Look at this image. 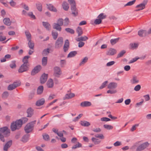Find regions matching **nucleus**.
<instances>
[{
  "label": "nucleus",
  "instance_id": "864d4df0",
  "mask_svg": "<svg viewBox=\"0 0 151 151\" xmlns=\"http://www.w3.org/2000/svg\"><path fill=\"white\" fill-rule=\"evenodd\" d=\"M9 95V93L7 91H4L2 94V97L4 99H6Z\"/></svg>",
  "mask_w": 151,
  "mask_h": 151
},
{
  "label": "nucleus",
  "instance_id": "5701e85b",
  "mask_svg": "<svg viewBox=\"0 0 151 151\" xmlns=\"http://www.w3.org/2000/svg\"><path fill=\"white\" fill-rule=\"evenodd\" d=\"M130 82L132 84L137 83H139V80L136 76H134L131 80Z\"/></svg>",
  "mask_w": 151,
  "mask_h": 151
},
{
  "label": "nucleus",
  "instance_id": "6e6d98bb",
  "mask_svg": "<svg viewBox=\"0 0 151 151\" xmlns=\"http://www.w3.org/2000/svg\"><path fill=\"white\" fill-rule=\"evenodd\" d=\"M57 22V24L62 26L63 24V20L62 18H60L58 20Z\"/></svg>",
  "mask_w": 151,
  "mask_h": 151
},
{
  "label": "nucleus",
  "instance_id": "13d9d810",
  "mask_svg": "<svg viewBox=\"0 0 151 151\" xmlns=\"http://www.w3.org/2000/svg\"><path fill=\"white\" fill-rule=\"evenodd\" d=\"M95 137L99 138L100 139H102L104 138V137L102 134H97L95 135Z\"/></svg>",
  "mask_w": 151,
  "mask_h": 151
},
{
  "label": "nucleus",
  "instance_id": "603ef678",
  "mask_svg": "<svg viewBox=\"0 0 151 151\" xmlns=\"http://www.w3.org/2000/svg\"><path fill=\"white\" fill-rule=\"evenodd\" d=\"M104 127L108 130L112 129L113 128V127L111 125L108 124H104Z\"/></svg>",
  "mask_w": 151,
  "mask_h": 151
},
{
  "label": "nucleus",
  "instance_id": "37998d69",
  "mask_svg": "<svg viewBox=\"0 0 151 151\" xmlns=\"http://www.w3.org/2000/svg\"><path fill=\"white\" fill-rule=\"evenodd\" d=\"M52 35L53 39L55 40H56L58 37V33L57 32L52 31Z\"/></svg>",
  "mask_w": 151,
  "mask_h": 151
},
{
  "label": "nucleus",
  "instance_id": "7c9ffc66",
  "mask_svg": "<svg viewBox=\"0 0 151 151\" xmlns=\"http://www.w3.org/2000/svg\"><path fill=\"white\" fill-rule=\"evenodd\" d=\"M62 6L63 9L65 10H68L69 6L68 4L66 2H64L63 3Z\"/></svg>",
  "mask_w": 151,
  "mask_h": 151
},
{
  "label": "nucleus",
  "instance_id": "c03bdc74",
  "mask_svg": "<svg viewBox=\"0 0 151 151\" xmlns=\"http://www.w3.org/2000/svg\"><path fill=\"white\" fill-rule=\"evenodd\" d=\"M36 6L37 9L40 11H42V4L40 2H38L36 4Z\"/></svg>",
  "mask_w": 151,
  "mask_h": 151
},
{
  "label": "nucleus",
  "instance_id": "79ce46f5",
  "mask_svg": "<svg viewBox=\"0 0 151 151\" xmlns=\"http://www.w3.org/2000/svg\"><path fill=\"white\" fill-rule=\"evenodd\" d=\"M106 17V15L104 13H101L97 17L98 18H99L101 20L105 19Z\"/></svg>",
  "mask_w": 151,
  "mask_h": 151
},
{
  "label": "nucleus",
  "instance_id": "4d7b16f0",
  "mask_svg": "<svg viewBox=\"0 0 151 151\" xmlns=\"http://www.w3.org/2000/svg\"><path fill=\"white\" fill-rule=\"evenodd\" d=\"M102 22V20H101V19H99V18H98L97 19H96L94 21V23L96 24H101V23Z\"/></svg>",
  "mask_w": 151,
  "mask_h": 151
},
{
  "label": "nucleus",
  "instance_id": "09e8293b",
  "mask_svg": "<svg viewBox=\"0 0 151 151\" xmlns=\"http://www.w3.org/2000/svg\"><path fill=\"white\" fill-rule=\"evenodd\" d=\"M43 139L46 141H47L50 139V137L48 134L45 133L42 135Z\"/></svg>",
  "mask_w": 151,
  "mask_h": 151
},
{
  "label": "nucleus",
  "instance_id": "c9c22d12",
  "mask_svg": "<svg viewBox=\"0 0 151 151\" xmlns=\"http://www.w3.org/2000/svg\"><path fill=\"white\" fill-rule=\"evenodd\" d=\"M77 54L76 51H73L70 52L68 55V58H72L74 57Z\"/></svg>",
  "mask_w": 151,
  "mask_h": 151
},
{
  "label": "nucleus",
  "instance_id": "dca6fc26",
  "mask_svg": "<svg viewBox=\"0 0 151 151\" xmlns=\"http://www.w3.org/2000/svg\"><path fill=\"white\" fill-rule=\"evenodd\" d=\"M75 96L74 93H67L66 94L64 97L63 98V100L68 99L73 97Z\"/></svg>",
  "mask_w": 151,
  "mask_h": 151
},
{
  "label": "nucleus",
  "instance_id": "6ab92c4d",
  "mask_svg": "<svg viewBox=\"0 0 151 151\" xmlns=\"http://www.w3.org/2000/svg\"><path fill=\"white\" fill-rule=\"evenodd\" d=\"M138 35L141 37L145 36L147 35V32L146 30L141 29L138 32Z\"/></svg>",
  "mask_w": 151,
  "mask_h": 151
},
{
  "label": "nucleus",
  "instance_id": "f8f14e48",
  "mask_svg": "<svg viewBox=\"0 0 151 151\" xmlns=\"http://www.w3.org/2000/svg\"><path fill=\"white\" fill-rule=\"evenodd\" d=\"M10 133H0V139L3 142H4V137H7L10 135Z\"/></svg>",
  "mask_w": 151,
  "mask_h": 151
},
{
  "label": "nucleus",
  "instance_id": "aec40b11",
  "mask_svg": "<svg viewBox=\"0 0 151 151\" xmlns=\"http://www.w3.org/2000/svg\"><path fill=\"white\" fill-rule=\"evenodd\" d=\"M47 87L49 88H52L54 85V83L52 79L50 78L47 81L46 83Z\"/></svg>",
  "mask_w": 151,
  "mask_h": 151
},
{
  "label": "nucleus",
  "instance_id": "a878e982",
  "mask_svg": "<svg viewBox=\"0 0 151 151\" xmlns=\"http://www.w3.org/2000/svg\"><path fill=\"white\" fill-rule=\"evenodd\" d=\"M80 123L82 126L86 127H88L91 124L89 122L86 121H81Z\"/></svg>",
  "mask_w": 151,
  "mask_h": 151
},
{
  "label": "nucleus",
  "instance_id": "58836bf2",
  "mask_svg": "<svg viewBox=\"0 0 151 151\" xmlns=\"http://www.w3.org/2000/svg\"><path fill=\"white\" fill-rule=\"evenodd\" d=\"M28 45L29 47L32 50H33L34 47V43L31 40L29 41Z\"/></svg>",
  "mask_w": 151,
  "mask_h": 151
},
{
  "label": "nucleus",
  "instance_id": "473e14b6",
  "mask_svg": "<svg viewBox=\"0 0 151 151\" xmlns=\"http://www.w3.org/2000/svg\"><path fill=\"white\" fill-rule=\"evenodd\" d=\"M43 91V87L42 86H40L37 88V92L38 94H42Z\"/></svg>",
  "mask_w": 151,
  "mask_h": 151
},
{
  "label": "nucleus",
  "instance_id": "4c0bfd02",
  "mask_svg": "<svg viewBox=\"0 0 151 151\" xmlns=\"http://www.w3.org/2000/svg\"><path fill=\"white\" fill-rule=\"evenodd\" d=\"M136 7L137 8H139V9L136 10V11H137L144 9L145 8V6L143 4L141 3L139 5H137L136 6Z\"/></svg>",
  "mask_w": 151,
  "mask_h": 151
},
{
  "label": "nucleus",
  "instance_id": "0eeeda50",
  "mask_svg": "<svg viewBox=\"0 0 151 151\" xmlns=\"http://www.w3.org/2000/svg\"><path fill=\"white\" fill-rule=\"evenodd\" d=\"M20 85V83H17V82H14L13 83L10 84L9 85L7 89L9 91L12 90Z\"/></svg>",
  "mask_w": 151,
  "mask_h": 151
},
{
  "label": "nucleus",
  "instance_id": "a19ab883",
  "mask_svg": "<svg viewBox=\"0 0 151 151\" xmlns=\"http://www.w3.org/2000/svg\"><path fill=\"white\" fill-rule=\"evenodd\" d=\"M91 140L93 142L95 145L99 144L101 142L98 139L93 137L91 138Z\"/></svg>",
  "mask_w": 151,
  "mask_h": 151
},
{
  "label": "nucleus",
  "instance_id": "39448f33",
  "mask_svg": "<svg viewBox=\"0 0 151 151\" xmlns=\"http://www.w3.org/2000/svg\"><path fill=\"white\" fill-rule=\"evenodd\" d=\"M150 144L148 142H145L139 145L136 149V151H141L147 147Z\"/></svg>",
  "mask_w": 151,
  "mask_h": 151
},
{
  "label": "nucleus",
  "instance_id": "393cba45",
  "mask_svg": "<svg viewBox=\"0 0 151 151\" xmlns=\"http://www.w3.org/2000/svg\"><path fill=\"white\" fill-rule=\"evenodd\" d=\"M45 102V100L44 99L42 98L40 100L37 101L36 103V106H40L43 105Z\"/></svg>",
  "mask_w": 151,
  "mask_h": 151
},
{
  "label": "nucleus",
  "instance_id": "cd10ccee",
  "mask_svg": "<svg viewBox=\"0 0 151 151\" xmlns=\"http://www.w3.org/2000/svg\"><path fill=\"white\" fill-rule=\"evenodd\" d=\"M3 22L4 24L8 26H9L11 24L10 19L8 18H5L3 19Z\"/></svg>",
  "mask_w": 151,
  "mask_h": 151
},
{
  "label": "nucleus",
  "instance_id": "3c124183",
  "mask_svg": "<svg viewBox=\"0 0 151 151\" xmlns=\"http://www.w3.org/2000/svg\"><path fill=\"white\" fill-rule=\"evenodd\" d=\"M65 30L68 32L70 33L71 34H74V31L72 29L68 28L65 29Z\"/></svg>",
  "mask_w": 151,
  "mask_h": 151
},
{
  "label": "nucleus",
  "instance_id": "72a5a7b5",
  "mask_svg": "<svg viewBox=\"0 0 151 151\" xmlns=\"http://www.w3.org/2000/svg\"><path fill=\"white\" fill-rule=\"evenodd\" d=\"M88 58L87 57H85L82 60L81 62L80 63L79 65L80 66L83 65L88 61Z\"/></svg>",
  "mask_w": 151,
  "mask_h": 151
},
{
  "label": "nucleus",
  "instance_id": "2eb2a0df",
  "mask_svg": "<svg viewBox=\"0 0 151 151\" xmlns=\"http://www.w3.org/2000/svg\"><path fill=\"white\" fill-rule=\"evenodd\" d=\"M27 117H31L34 114V110L31 108H29L27 110Z\"/></svg>",
  "mask_w": 151,
  "mask_h": 151
},
{
  "label": "nucleus",
  "instance_id": "f257e3e1",
  "mask_svg": "<svg viewBox=\"0 0 151 151\" xmlns=\"http://www.w3.org/2000/svg\"><path fill=\"white\" fill-rule=\"evenodd\" d=\"M22 126V121L19 119L15 122H13L11 124L10 128L12 131L19 129Z\"/></svg>",
  "mask_w": 151,
  "mask_h": 151
},
{
  "label": "nucleus",
  "instance_id": "de8ad7c7",
  "mask_svg": "<svg viewBox=\"0 0 151 151\" xmlns=\"http://www.w3.org/2000/svg\"><path fill=\"white\" fill-rule=\"evenodd\" d=\"M10 67L12 69L16 68V61L13 60L12 61L11 63L9 65Z\"/></svg>",
  "mask_w": 151,
  "mask_h": 151
},
{
  "label": "nucleus",
  "instance_id": "e2e57ef3",
  "mask_svg": "<svg viewBox=\"0 0 151 151\" xmlns=\"http://www.w3.org/2000/svg\"><path fill=\"white\" fill-rule=\"evenodd\" d=\"M117 92V91L116 90H109L107 91L108 93H110L111 94H114Z\"/></svg>",
  "mask_w": 151,
  "mask_h": 151
},
{
  "label": "nucleus",
  "instance_id": "2f4dec72",
  "mask_svg": "<svg viewBox=\"0 0 151 151\" xmlns=\"http://www.w3.org/2000/svg\"><path fill=\"white\" fill-rule=\"evenodd\" d=\"M119 37H118L116 38L111 39L110 41L111 44L112 45L115 44L119 41Z\"/></svg>",
  "mask_w": 151,
  "mask_h": 151
},
{
  "label": "nucleus",
  "instance_id": "774afa93",
  "mask_svg": "<svg viewBox=\"0 0 151 151\" xmlns=\"http://www.w3.org/2000/svg\"><path fill=\"white\" fill-rule=\"evenodd\" d=\"M50 50L49 48L45 49L43 51V53L44 54L47 55L50 52Z\"/></svg>",
  "mask_w": 151,
  "mask_h": 151
},
{
  "label": "nucleus",
  "instance_id": "9b49d317",
  "mask_svg": "<svg viewBox=\"0 0 151 151\" xmlns=\"http://www.w3.org/2000/svg\"><path fill=\"white\" fill-rule=\"evenodd\" d=\"M71 10L72 14L74 16L76 17L78 15V10L76 7V4L71 5Z\"/></svg>",
  "mask_w": 151,
  "mask_h": 151
},
{
  "label": "nucleus",
  "instance_id": "f03ea898",
  "mask_svg": "<svg viewBox=\"0 0 151 151\" xmlns=\"http://www.w3.org/2000/svg\"><path fill=\"white\" fill-rule=\"evenodd\" d=\"M36 121L35 120L28 123L24 127L26 132H30L34 129V126L35 124Z\"/></svg>",
  "mask_w": 151,
  "mask_h": 151
},
{
  "label": "nucleus",
  "instance_id": "e433bc0d",
  "mask_svg": "<svg viewBox=\"0 0 151 151\" xmlns=\"http://www.w3.org/2000/svg\"><path fill=\"white\" fill-rule=\"evenodd\" d=\"M27 39L28 41L31 40V35L30 33L27 31L25 32Z\"/></svg>",
  "mask_w": 151,
  "mask_h": 151
},
{
  "label": "nucleus",
  "instance_id": "9d476101",
  "mask_svg": "<svg viewBox=\"0 0 151 151\" xmlns=\"http://www.w3.org/2000/svg\"><path fill=\"white\" fill-rule=\"evenodd\" d=\"M48 78V74L44 73L40 78V82L42 84L44 83L47 81Z\"/></svg>",
  "mask_w": 151,
  "mask_h": 151
},
{
  "label": "nucleus",
  "instance_id": "bf43d9fd",
  "mask_svg": "<svg viewBox=\"0 0 151 151\" xmlns=\"http://www.w3.org/2000/svg\"><path fill=\"white\" fill-rule=\"evenodd\" d=\"M100 120L103 122H108L110 121L111 119L107 117H103L101 118Z\"/></svg>",
  "mask_w": 151,
  "mask_h": 151
},
{
  "label": "nucleus",
  "instance_id": "ddd939ff",
  "mask_svg": "<svg viewBox=\"0 0 151 151\" xmlns=\"http://www.w3.org/2000/svg\"><path fill=\"white\" fill-rule=\"evenodd\" d=\"M116 52V50L113 48H110L106 52V54L109 55H113Z\"/></svg>",
  "mask_w": 151,
  "mask_h": 151
},
{
  "label": "nucleus",
  "instance_id": "5fc2aeb1",
  "mask_svg": "<svg viewBox=\"0 0 151 151\" xmlns=\"http://www.w3.org/2000/svg\"><path fill=\"white\" fill-rule=\"evenodd\" d=\"M125 52L126 51L124 50L122 51L118 54L117 58H118L122 57Z\"/></svg>",
  "mask_w": 151,
  "mask_h": 151
},
{
  "label": "nucleus",
  "instance_id": "4be33fe9",
  "mask_svg": "<svg viewBox=\"0 0 151 151\" xmlns=\"http://www.w3.org/2000/svg\"><path fill=\"white\" fill-rule=\"evenodd\" d=\"M29 135L28 134H25L22 137L21 141L24 143L27 142L29 140Z\"/></svg>",
  "mask_w": 151,
  "mask_h": 151
},
{
  "label": "nucleus",
  "instance_id": "6e6552de",
  "mask_svg": "<svg viewBox=\"0 0 151 151\" xmlns=\"http://www.w3.org/2000/svg\"><path fill=\"white\" fill-rule=\"evenodd\" d=\"M41 69V66L40 65H38L35 67L32 70L31 72V75L34 76Z\"/></svg>",
  "mask_w": 151,
  "mask_h": 151
},
{
  "label": "nucleus",
  "instance_id": "bb28decb",
  "mask_svg": "<svg viewBox=\"0 0 151 151\" xmlns=\"http://www.w3.org/2000/svg\"><path fill=\"white\" fill-rule=\"evenodd\" d=\"M30 58V56L29 55L26 56L24 57L22 59V62L24 64L26 65H28L29 58Z\"/></svg>",
  "mask_w": 151,
  "mask_h": 151
},
{
  "label": "nucleus",
  "instance_id": "b1692460",
  "mask_svg": "<svg viewBox=\"0 0 151 151\" xmlns=\"http://www.w3.org/2000/svg\"><path fill=\"white\" fill-rule=\"evenodd\" d=\"M61 26V25L57 23H54L53 25V28L57 30L60 31L62 29Z\"/></svg>",
  "mask_w": 151,
  "mask_h": 151
},
{
  "label": "nucleus",
  "instance_id": "7ed1b4c3",
  "mask_svg": "<svg viewBox=\"0 0 151 151\" xmlns=\"http://www.w3.org/2000/svg\"><path fill=\"white\" fill-rule=\"evenodd\" d=\"M63 39L61 37H59L56 41L55 44V49H59L61 47L63 44Z\"/></svg>",
  "mask_w": 151,
  "mask_h": 151
},
{
  "label": "nucleus",
  "instance_id": "052dcab7",
  "mask_svg": "<svg viewBox=\"0 0 151 151\" xmlns=\"http://www.w3.org/2000/svg\"><path fill=\"white\" fill-rule=\"evenodd\" d=\"M135 1L136 0H134L132 1H129L125 5V6H131L134 3Z\"/></svg>",
  "mask_w": 151,
  "mask_h": 151
},
{
  "label": "nucleus",
  "instance_id": "4468645a",
  "mask_svg": "<svg viewBox=\"0 0 151 151\" xmlns=\"http://www.w3.org/2000/svg\"><path fill=\"white\" fill-rule=\"evenodd\" d=\"M117 86V84L116 82H111L109 84L107 88L109 89H115Z\"/></svg>",
  "mask_w": 151,
  "mask_h": 151
},
{
  "label": "nucleus",
  "instance_id": "1a4fd4ad",
  "mask_svg": "<svg viewBox=\"0 0 151 151\" xmlns=\"http://www.w3.org/2000/svg\"><path fill=\"white\" fill-rule=\"evenodd\" d=\"M12 140H10L8 141L4 146V151H8L9 148L12 145Z\"/></svg>",
  "mask_w": 151,
  "mask_h": 151
},
{
  "label": "nucleus",
  "instance_id": "0e129e2a",
  "mask_svg": "<svg viewBox=\"0 0 151 151\" xmlns=\"http://www.w3.org/2000/svg\"><path fill=\"white\" fill-rule=\"evenodd\" d=\"M139 59V57H138L134 58H133L132 60H130L129 63H133L134 62H136V61H137V60L138 59Z\"/></svg>",
  "mask_w": 151,
  "mask_h": 151
},
{
  "label": "nucleus",
  "instance_id": "8fccbe9b",
  "mask_svg": "<svg viewBox=\"0 0 151 151\" xmlns=\"http://www.w3.org/2000/svg\"><path fill=\"white\" fill-rule=\"evenodd\" d=\"M47 57H44L42 60V64L43 66H45L47 64Z\"/></svg>",
  "mask_w": 151,
  "mask_h": 151
},
{
  "label": "nucleus",
  "instance_id": "680f3d73",
  "mask_svg": "<svg viewBox=\"0 0 151 151\" xmlns=\"http://www.w3.org/2000/svg\"><path fill=\"white\" fill-rule=\"evenodd\" d=\"M108 81H106L103 82L101 86L99 87L100 89H102L103 88H104L106 86V85Z\"/></svg>",
  "mask_w": 151,
  "mask_h": 151
},
{
  "label": "nucleus",
  "instance_id": "c756f323",
  "mask_svg": "<svg viewBox=\"0 0 151 151\" xmlns=\"http://www.w3.org/2000/svg\"><path fill=\"white\" fill-rule=\"evenodd\" d=\"M88 38L86 36L83 37H81L76 39V40L77 41L79 42L80 41H85L88 39Z\"/></svg>",
  "mask_w": 151,
  "mask_h": 151
},
{
  "label": "nucleus",
  "instance_id": "c85d7f7f",
  "mask_svg": "<svg viewBox=\"0 0 151 151\" xmlns=\"http://www.w3.org/2000/svg\"><path fill=\"white\" fill-rule=\"evenodd\" d=\"M10 130L7 127L0 128V132H10Z\"/></svg>",
  "mask_w": 151,
  "mask_h": 151
},
{
  "label": "nucleus",
  "instance_id": "a211bd4d",
  "mask_svg": "<svg viewBox=\"0 0 151 151\" xmlns=\"http://www.w3.org/2000/svg\"><path fill=\"white\" fill-rule=\"evenodd\" d=\"M47 9L50 10L55 12H57V10L51 4H46Z\"/></svg>",
  "mask_w": 151,
  "mask_h": 151
},
{
  "label": "nucleus",
  "instance_id": "ea45409f",
  "mask_svg": "<svg viewBox=\"0 0 151 151\" xmlns=\"http://www.w3.org/2000/svg\"><path fill=\"white\" fill-rule=\"evenodd\" d=\"M76 32L78 34V36H80L83 34V30L81 28L78 27L76 29Z\"/></svg>",
  "mask_w": 151,
  "mask_h": 151
},
{
  "label": "nucleus",
  "instance_id": "69168bd1",
  "mask_svg": "<svg viewBox=\"0 0 151 151\" xmlns=\"http://www.w3.org/2000/svg\"><path fill=\"white\" fill-rule=\"evenodd\" d=\"M138 124H135L134 125H133L130 131L131 132H133L135 130H136V128L138 127Z\"/></svg>",
  "mask_w": 151,
  "mask_h": 151
},
{
  "label": "nucleus",
  "instance_id": "f704fd0d",
  "mask_svg": "<svg viewBox=\"0 0 151 151\" xmlns=\"http://www.w3.org/2000/svg\"><path fill=\"white\" fill-rule=\"evenodd\" d=\"M43 26L46 28L47 30H49L50 28V25L47 22H43Z\"/></svg>",
  "mask_w": 151,
  "mask_h": 151
},
{
  "label": "nucleus",
  "instance_id": "412c9836",
  "mask_svg": "<svg viewBox=\"0 0 151 151\" xmlns=\"http://www.w3.org/2000/svg\"><path fill=\"white\" fill-rule=\"evenodd\" d=\"M91 102L88 101H84L81 102L80 105L83 107H86L90 106L91 105Z\"/></svg>",
  "mask_w": 151,
  "mask_h": 151
},
{
  "label": "nucleus",
  "instance_id": "49530a36",
  "mask_svg": "<svg viewBox=\"0 0 151 151\" xmlns=\"http://www.w3.org/2000/svg\"><path fill=\"white\" fill-rule=\"evenodd\" d=\"M82 146V144L79 142H78L77 144L72 147V149H75L77 148L81 147Z\"/></svg>",
  "mask_w": 151,
  "mask_h": 151
},
{
  "label": "nucleus",
  "instance_id": "423d86ee",
  "mask_svg": "<svg viewBox=\"0 0 151 151\" xmlns=\"http://www.w3.org/2000/svg\"><path fill=\"white\" fill-rule=\"evenodd\" d=\"M62 74V72L60 68L56 67L54 68L53 76L59 78Z\"/></svg>",
  "mask_w": 151,
  "mask_h": 151
},
{
  "label": "nucleus",
  "instance_id": "f3484780",
  "mask_svg": "<svg viewBox=\"0 0 151 151\" xmlns=\"http://www.w3.org/2000/svg\"><path fill=\"white\" fill-rule=\"evenodd\" d=\"M69 47V42L68 40L65 41V44L63 46V50L65 52H66Z\"/></svg>",
  "mask_w": 151,
  "mask_h": 151
},
{
  "label": "nucleus",
  "instance_id": "a18cd8bd",
  "mask_svg": "<svg viewBox=\"0 0 151 151\" xmlns=\"http://www.w3.org/2000/svg\"><path fill=\"white\" fill-rule=\"evenodd\" d=\"M69 22L70 21L69 19L68 18H65L64 20V26H67L69 24Z\"/></svg>",
  "mask_w": 151,
  "mask_h": 151
},
{
  "label": "nucleus",
  "instance_id": "338daca9",
  "mask_svg": "<svg viewBox=\"0 0 151 151\" xmlns=\"http://www.w3.org/2000/svg\"><path fill=\"white\" fill-rule=\"evenodd\" d=\"M27 14L28 16L30 17L31 18L34 19H36L35 16L33 14L32 12H29Z\"/></svg>",
  "mask_w": 151,
  "mask_h": 151
},
{
  "label": "nucleus",
  "instance_id": "20e7f679",
  "mask_svg": "<svg viewBox=\"0 0 151 151\" xmlns=\"http://www.w3.org/2000/svg\"><path fill=\"white\" fill-rule=\"evenodd\" d=\"M29 69V65H26L23 64L19 67L18 70L19 73H22L24 72H26Z\"/></svg>",
  "mask_w": 151,
  "mask_h": 151
}]
</instances>
